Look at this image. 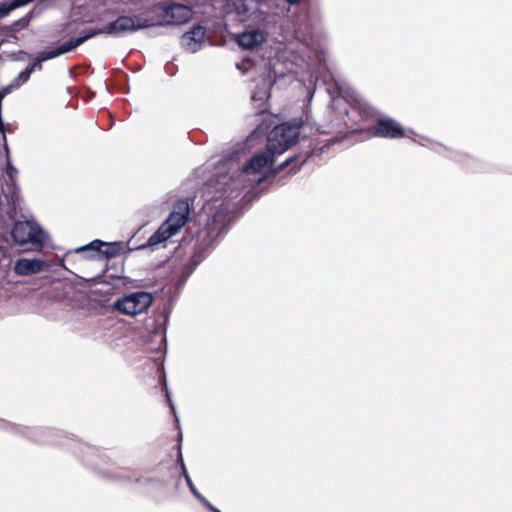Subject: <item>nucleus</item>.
Masks as SVG:
<instances>
[{
	"instance_id": "nucleus-1",
	"label": "nucleus",
	"mask_w": 512,
	"mask_h": 512,
	"mask_svg": "<svg viewBox=\"0 0 512 512\" xmlns=\"http://www.w3.org/2000/svg\"><path fill=\"white\" fill-rule=\"evenodd\" d=\"M16 176V168L8 162L7 170L0 174V259L11 262L14 249L28 251L27 245L40 249L48 239L36 221L17 218L20 196Z\"/></svg>"
},
{
	"instance_id": "nucleus-2",
	"label": "nucleus",
	"mask_w": 512,
	"mask_h": 512,
	"mask_svg": "<svg viewBox=\"0 0 512 512\" xmlns=\"http://www.w3.org/2000/svg\"><path fill=\"white\" fill-rule=\"evenodd\" d=\"M222 183L224 187L218 197L221 202L214 214L207 219L205 226L196 233L194 253L182 272V282H185L205 259L206 251L214 247L217 239L228 232L231 222L236 217L235 210L239 201L243 199L242 186L233 178L230 182L224 180Z\"/></svg>"
},
{
	"instance_id": "nucleus-3",
	"label": "nucleus",
	"mask_w": 512,
	"mask_h": 512,
	"mask_svg": "<svg viewBox=\"0 0 512 512\" xmlns=\"http://www.w3.org/2000/svg\"><path fill=\"white\" fill-rule=\"evenodd\" d=\"M261 21V26H249L235 35L234 40L241 49L255 51L269 36L279 43L292 40L306 42L312 36L311 21L305 10L295 11L291 16L265 14Z\"/></svg>"
},
{
	"instance_id": "nucleus-4",
	"label": "nucleus",
	"mask_w": 512,
	"mask_h": 512,
	"mask_svg": "<svg viewBox=\"0 0 512 512\" xmlns=\"http://www.w3.org/2000/svg\"><path fill=\"white\" fill-rule=\"evenodd\" d=\"M335 143L334 140H325L317 142L309 152L302 154H294L284 160L276 167H272L275 162L276 153L266 145L263 151L255 153L249 158L240 169V174H256L260 173L264 168H268V172L260 176L255 180V184L259 185L269 177L275 176L278 172L284 170L287 167H291L289 170L290 174H295L300 168L308 161L310 157L319 156L326 152L330 146Z\"/></svg>"
},
{
	"instance_id": "nucleus-5",
	"label": "nucleus",
	"mask_w": 512,
	"mask_h": 512,
	"mask_svg": "<svg viewBox=\"0 0 512 512\" xmlns=\"http://www.w3.org/2000/svg\"><path fill=\"white\" fill-rule=\"evenodd\" d=\"M156 24L148 19L141 16H119L117 19L108 22L100 29H89L80 33L75 37H71L66 42L55 46L50 47V52L47 57L49 58H57L63 54L69 53L90 40L91 38L99 35V34H110L115 36H120L125 33H134L142 29H146L149 27H153Z\"/></svg>"
},
{
	"instance_id": "nucleus-6",
	"label": "nucleus",
	"mask_w": 512,
	"mask_h": 512,
	"mask_svg": "<svg viewBox=\"0 0 512 512\" xmlns=\"http://www.w3.org/2000/svg\"><path fill=\"white\" fill-rule=\"evenodd\" d=\"M271 122L262 120L246 139V144L264 137L267 134V146L280 155L294 146L300 138V129L305 126L302 119H293L274 126L270 132Z\"/></svg>"
},
{
	"instance_id": "nucleus-7",
	"label": "nucleus",
	"mask_w": 512,
	"mask_h": 512,
	"mask_svg": "<svg viewBox=\"0 0 512 512\" xmlns=\"http://www.w3.org/2000/svg\"><path fill=\"white\" fill-rule=\"evenodd\" d=\"M154 9L161 13L163 22L169 25L184 24L191 19L193 13L213 16L210 5H198L195 0H190L188 5L170 1L159 2Z\"/></svg>"
},
{
	"instance_id": "nucleus-8",
	"label": "nucleus",
	"mask_w": 512,
	"mask_h": 512,
	"mask_svg": "<svg viewBox=\"0 0 512 512\" xmlns=\"http://www.w3.org/2000/svg\"><path fill=\"white\" fill-rule=\"evenodd\" d=\"M196 4L210 5L213 16L221 14H230L234 12L240 21H246L250 18L261 20L262 15L259 11V0H195Z\"/></svg>"
},
{
	"instance_id": "nucleus-9",
	"label": "nucleus",
	"mask_w": 512,
	"mask_h": 512,
	"mask_svg": "<svg viewBox=\"0 0 512 512\" xmlns=\"http://www.w3.org/2000/svg\"><path fill=\"white\" fill-rule=\"evenodd\" d=\"M0 428L10 430L17 435L26 437L40 444L64 445L62 440L68 439L67 436L60 434V432L54 428L23 427L6 422L3 419H0Z\"/></svg>"
},
{
	"instance_id": "nucleus-10",
	"label": "nucleus",
	"mask_w": 512,
	"mask_h": 512,
	"mask_svg": "<svg viewBox=\"0 0 512 512\" xmlns=\"http://www.w3.org/2000/svg\"><path fill=\"white\" fill-rule=\"evenodd\" d=\"M153 301L151 292L141 290L124 294L113 302L111 308L120 314L135 317L147 312Z\"/></svg>"
},
{
	"instance_id": "nucleus-11",
	"label": "nucleus",
	"mask_w": 512,
	"mask_h": 512,
	"mask_svg": "<svg viewBox=\"0 0 512 512\" xmlns=\"http://www.w3.org/2000/svg\"><path fill=\"white\" fill-rule=\"evenodd\" d=\"M125 245L122 241L105 242L94 239L88 244L74 249L75 253H81L88 260H110L119 256L124 251Z\"/></svg>"
},
{
	"instance_id": "nucleus-12",
	"label": "nucleus",
	"mask_w": 512,
	"mask_h": 512,
	"mask_svg": "<svg viewBox=\"0 0 512 512\" xmlns=\"http://www.w3.org/2000/svg\"><path fill=\"white\" fill-rule=\"evenodd\" d=\"M66 446L67 448L72 449L73 453L80 457L84 465L90 469L102 474L107 473L102 468V464L108 463L109 459L105 451H101L99 448L90 446L86 443H81L76 439H71V444H67Z\"/></svg>"
},
{
	"instance_id": "nucleus-13",
	"label": "nucleus",
	"mask_w": 512,
	"mask_h": 512,
	"mask_svg": "<svg viewBox=\"0 0 512 512\" xmlns=\"http://www.w3.org/2000/svg\"><path fill=\"white\" fill-rule=\"evenodd\" d=\"M276 82L270 71L263 75L260 82L252 92L251 100L256 108V114L262 115L268 112V99L271 97V91Z\"/></svg>"
},
{
	"instance_id": "nucleus-14",
	"label": "nucleus",
	"mask_w": 512,
	"mask_h": 512,
	"mask_svg": "<svg viewBox=\"0 0 512 512\" xmlns=\"http://www.w3.org/2000/svg\"><path fill=\"white\" fill-rule=\"evenodd\" d=\"M191 211V204L188 199H178L167 219L163 222L165 227L174 236L187 223Z\"/></svg>"
},
{
	"instance_id": "nucleus-15",
	"label": "nucleus",
	"mask_w": 512,
	"mask_h": 512,
	"mask_svg": "<svg viewBox=\"0 0 512 512\" xmlns=\"http://www.w3.org/2000/svg\"><path fill=\"white\" fill-rule=\"evenodd\" d=\"M373 132L375 136L384 138H402L405 135L403 127L392 118L377 120Z\"/></svg>"
},
{
	"instance_id": "nucleus-16",
	"label": "nucleus",
	"mask_w": 512,
	"mask_h": 512,
	"mask_svg": "<svg viewBox=\"0 0 512 512\" xmlns=\"http://www.w3.org/2000/svg\"><path fill=\"white\" fill-rule=\"evenodd\" d=\"M48 266L46 261L38 258H19L15 261L13 270L18 276H30L40 273Z\"/></svg>"
},
{
	"instance_id": "nucleus-17",
	"label": "nucleus",
	"mask_w": 512,
	"mask_h": 512,
	"mask_svg": "<svg viewBox=\"0 0 512 512\" xmlns=\"http://www.w3.org/2000/svg\"><path fill=\"white\" fill-rule=\"evenodd\" d=\"M172 236L173 235L171 234V232L162 223L160 227L148 238L146 244L141 245L140 247H138V249L157 246L161 243H164Z\"/></svg>"
},
{
	"instance_id": "nucleus-18",
	"label": "nucleus",
	"mask_w": 512,
	"mask_h": 512,
	"mask_svg": "<svg viewBox=\"0 0 512 512\" xmlns=\"http://www.w3.org/2000/svg\"><path fill=\"white\" fill-rule=\"evenodd\" d=\"M11 261L0 259V299L9 291L12 282L9 280Z\"/></svg>"
},
{
	"instance_id": "nucleus-19",
	"label": "nucleus",
	"mask_w": 512,
	"mask_h": 512,
	"mask_svg": "<svg viewBox=\"0 0 512 512\" xmlns=\"http://www.w3.org/2000/svg\"><path fill=\"white\" fill-rule=\"evenodd\" d=\"M50 52V47H47L45 48L44 50L36 53L35 55H31L29 56V58H33L34 59V62L28 64L27 66L29 67V70L32 71V73L37 69V70H41L42 69V63L47 61V60H51L52 58H49L47 57Z\"/></svg>"
},
{
	"instance_id": "nucleus-20",
	"label": "nucleus",
	"mask_w": 512,
	"mask_h": 512,
	"mask_svg": "<svg viewBox=\"0 0 512 512\" xmlns=\"http://www.w3.org/2000/svg\"><path fill=\"white\" fill-rule=\"evenodd\" d=\"M182 47L191 53H195L201 49V41L195 40V38H191L190 36L183 34L181 38Z\"/></svg>"
},
{
	"instance_id": "nucleus-21",
	"label": "nucleus",
	"mask_w": 512,
	"mask_h": 512,
	"mask_svg": "<svg viewBox=\"0 0 512 512\" xmlns=\"http://www.w3.org/2000/svg\"><path fill=\"white\" fill-rule=\"evenodd\" d=\"M32 19V14L27 13L25 16L20 19L14 21L10 26H8V30L11 32H19L20 30L26 28Z\"/></svg>"
},
{
	"instance_id": "nucleus-22",
	"label": "nucleus",
	"mask_w": 512,
	"mask_h": 512,
	"mask_svg": "<svg viewBox=\"0 0 512 512\" xmlns=\"http://www.w3.org/2000/svg\"><path fill=\"white\" fill-rule=\"evenodd\" d=\"M163 323L159 324L158 326H156L154 328V333L155 334H162V340L166 343V329H167V323L169 321V316H170V310L165 308L164 311H163Z\"/></svg>"
},
{
	"instance_id": "nucleus-23",
	"label": "nucleus",
	"mask_w": 512,
	"mask_h": 512,
	"mask_svg": "<svg viewBox=\"0 0 512 512\" xmlns=\"http://www.w3.org/2000/svg\"><path fill=\"white\" fill-rule=\"evenodd\" d=\"M32 74V71L29 70V67L26 66L18 76L13 80L11 86L20 87L22 84L26 83Z\"/></svg>"
},
{
	"instance_id": "nucleus-24",
	"label": "nucleus",
	"mask_w": 512,
	"mask_h": 512,
	"mask_svg": "<svg viewBox=\"0 0 512 512\" xmlns=\"http://www.w3.org/2000/svg\"><path fill=\"white\" fill-rule=\"evenodd\" d=\"M185 34L190 36L191 38H195V40L201 41L202 44L206 31L200 24H197L193 26V28Z\"/></svg>"
},
{
	"instance_id": "nucleus-25",
	"label": "nucleus",
	"mask_w": 512,
	"mask_h": 512,
	"mask_svg": "<svg viewBox=\"0 0 512 512\" xmlns=\"http://www.w3.org/2000/svg\"><path fill=\"white\" fill-rule=\"evenodd\" d=\"M0 133L2 135V140H3V144H4V149H5V153H6V168H8V162L11 164L10 162V159H9V147H8V144H7V139H6V134H5V124H4V121H3V118H2V111L0 110ZM7 169H5L6 171Z\"/></svg>"
},
{
	"instance_id": "nucleus-26",
	"label": "nucleus",
	"mask_w": 512,
	"mask_h": 512,
	"mask_svg": "<svg viewBox=\"0 0 512 512\" xmlns=\"http://www.w3.org/2000/svg\"><path fill=\"white\" fill-rule=\"evenodd\" d=\"M162 390L164 391L165 393V398H166V401L171 409V412L174 414L175 418H176V421L177 423H179V419L176 415V408H175V405L171 399V395H170V392H169V389H168V385H167V381L166 379L164 378L163 380V385H162Z\"/></svg>"
},
{
	"instance_id": "nucleus-27",
	"label": "nucleus",
	"mask_w": 512,
	"mask_h": 512,
	"mask_svg": "<svg viewBox=\"0 0 512 512\" xmlns=\"http://www.w3.org/2000/svg\"><path fill=\"white\" fill-rule=\"evenodd\" d=\"M181 476L184 477L189 490L191 491L195 498L198 496V494H201L195 487L190 475L188 474L186 466H183V472H181Z\"/></svg>"
},
{
	"instance_id": "nucleus-28",
	"label": "nucleus",
	"mask_w": 512,
	"mask_h": 512,
	"mask_svg": "<svg viewBox=\"0 0 512 512\" xmlns=\"http://www.w3.org/2000/svg\"><path fill=\"white\" fill-rule=\"evenodd\" d=\"M13 10H15V7L11 0L0 2V19L8 16Z\"/></svg>"
},
{
	"instance_id": "nucleus-29",
	"label": "nucleus",
	"mask_w": 512,
	"mask_h": 512,
	"mask_svg": "<svg viewBox=\"0 0 512 512\" xmlns=\"http://www.w3.org/2000/svg\"><path fill=\"white\" fill-rule=\"evenodd\" d=\"M242 150H243L242 147H236V148L233 149V151L231 153L223 156V158L227 162L238 161L240 156H241V154H242Z\"/></svg>"
},
{
	"instance_id": "nucleus-30",
	"label": "nucleus",
	"mask_w": 512,
	"mask_h": 512,
	"mask_svg": "<svg viewBox=\"0 0 512 512\" xmlns=\"http://www.w3.org/2000/svg\"><path fill=\"white\" fill-rule=\"evenodd\" d=\"M286 1H287L290 5H294V6H296V7L294 8V10L289 9V10H288V14H287L286 16H289V15L291 16V15L293 14V12H295V11L305 10V11L307 12V14H308L309 18H311V16H310V14H309V12H308V9H307V8H305V7H299V6H298V4H300L302 0H286ZM310 21L312 22V19H310ZM311 26L313 27V25H312V24H311Z\"/></svg>"
},
{
	"instance_id": "nucleus-31",
	"label": "nucleus",
	"mask_w": 512,
	"mask_h": 512,
	"mask_svg": "<svg viewBox=\"0 0 512 512\" xmlns=\"http://www.w3.org/2000/svg\"><path fill=\"white\" fill-rule=\"evenodd\" d=\"M196 499L199 500L209 511H211V512H221L210 501H208V499L206 497H204L202 494H198Z\"/></svg>"
},
{
	"instance_id": "nucleus-32",
	"label": "nucleus",
	"mask_w": 512,
	"mask_h": 512,
	"mask_svg": "<svg viewBox=\"0 0 512 512\" xmlns=\"http://www.w3.org/2000/svg\"><path fill=\"white\" fill-rule=\"evenodd\" d=\"M15 9L17 8H20L22 6H25L31 2H33L34 0H11Z\"/></svg>"
},
{
	"instance_id": "nucleus-33",
	"label": "nucleus",
	"mask_w": 512,
	"mask_h": 512,
	"mask_svg": "<svg viewBox=\"0 0 512 512\" xmlns=\"http://www.w3.org/2000/svg\"><path fill=\"white\" fill-rule=\"evenodd\" d=\"M104 273L105 271H102L101 274L97 275V276H94V277H91V278H88V279H85L88 283H90L91 285H94V284H97L100 282V279L104 276Z\"/></svg>"
},
{
	"instance_id": "nucleus-34",
	"label": "nucleus",
	"mask_w": 512,
	"mask_h": 512,
	"mask_svg": "<svg viewBox=\"0 0 512 512\" xmlns=\"http://www.w3.org/2000/svg\"><path fill=\"white\" fill-rule=\"evenodd\" d=\"M177 463L180 465L181 467V472H183V466H185V463H184V460H183V456H182V452H181V446H179V452H178V457H177Z\"/></svg>"
},
{
	"instance_id": "nucleus-35",
	"label": "nucleus",
	"mask_w": 512,
	"mask_h": 512,
	"mask_svg": "<svg viewBox=\"0 0 512 512\" xmlns=\"http://www.w3.org/2000/svg\"><path fill=\"white\" fill-rule=\"evenodd\" d=\"M9 90H10V86L3 87L2 89H0V102H2L3 98L7 95Z\"/></svg>"
},
{
	"instance_id": "nucleus-36",
	"label": "nucleus",
	"mask_w": 512,
	"mask_h": 512,
	"mask_svg": "<svg viewBox=\"0 0 512 512\" xmlns=\"http://www.w3.org/2000/svg\"><path fill=\"white\" fill-rule=\"evenodd\" d=\"M120 73H121V76L123 77V80L127 81L128 80V75L126 73L122 72V71Z\"/></svg>"
},
{
	"instance_id": "nucleus-37",
	"label": "nucleus",
	"mask_w": 512,
	"mask_h": 512,
	"mask_svg": "<svg viewBox=\"0 0 512 512\" xmlns=\"http://www.w3.org/2000/svg\"><path fill=\"white\" fill-rule=\"evenodd\" d=\"M118 479H125V480H129V481L131 480V478L128 476H119Z\"/></svg>"
},
{
	"instance_id": "nucleus-38",
	"label": "nucleus",
	"mask_w": 512,
	"mask_h": 512,
	"mask_svg": "<svg viewBox=\"0 0 512 512\" xmlns=\"http://www.w3.org/2000/svg\"><path fill=\"white\" fill-rule=\"evenodd\" d=\"M316 131L319 132V133H324V131L320 130V127H317Z\"/></svg>"
},
{
	"instance_id": "nucleus-39",
	"label": "nucleus",
	"mask_w": 512,
	"mask_h": 512,
	"mask_svg": "<svg viewBox=\"0 0 512 512\" xmlns=\"http://www.w3.org/2000/svg\"><path fill=\"white\" fill-rule=\"evenodd\" d=\"M107 301H109V297H106L105 300H103V303Z\"/></svg>"
},
{
	"instance_id": "nucleus-40",
	"label": "nucleus",
	"mask_w": 512,
	"mask_h": 512,
	"mask_svg": "<svg viewBox=\"0 0 512 512\" xmlns=\"http://www.w3.org/2000/svg\"><path fill=\"white\" fill-rule=\"evenodd\" d=\"M0 110L2 111V102H0Z\"/></svg>"
}]
</instances>
